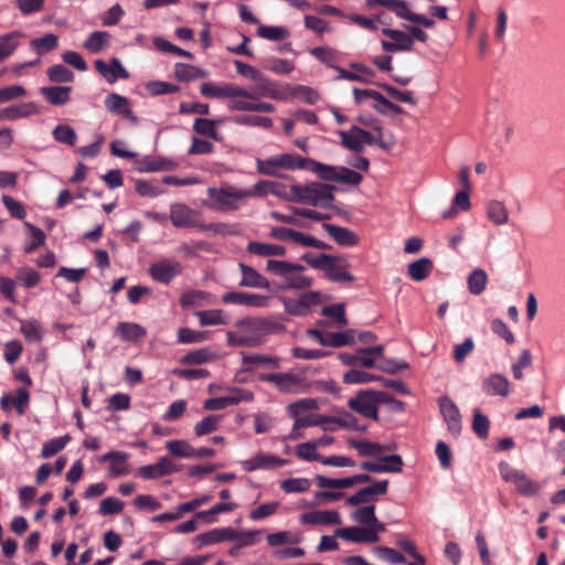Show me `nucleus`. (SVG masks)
<instances>
[{
    "mask_svg": "<svg viewBox=\"0 0 565 565\" xmlns=\"http://www.w3.org/2000/svg\"><path fill=\"white\" fill-rule=\"evenodd\" d=\"M498 468L501 478L505 482L512 483L521 495L534 497L540 492L541 486L532 480L524 471L513 468L505 461H501Z\"/></svg>",
    "mask_w": 565,
    "mask_h": 565,
    "instance_id": "nucleus-5",
    "label": "nucleus"
},
{
    "mask_svg": "<svg viewBox=\"0 0 565 565\" xmlns=\"http://www.w3.org/2000/svg\"><path fill=\"white\" fill-rule=\"evenodd\" d=\"M52 136L57 142L67 146H74L77 140L75 130L68 125H57L53 129Z\"/></svg>",
    "mask_w": 565,
    "mask_h": 565,
    "instance_id": "nucleus-61",
    "label": "nucleus"
},
{
    "mask_svg": "<svg viewBox=\"0 0 565 565\" xmlns=\"http://www.w3.org/2000/svg\"><path fill=\"white\" fill-rule=\"evenodd\" d=\"M44 99L53 106H63L71 100V86H43L39 89Z\"/></svg>",
    "mask_w": 565,
    "mask_h": 565,
    "instance_id": "nucleus-28",
    "label": "nucleus"
},
{
    "mask_svg": "<svg viewBox=\"0 0 565 565\" xmlns=\"http://www.w3.org/2000/svg\"><path fill=\"white\" fill-rule=\"evenodd\" d=\"M166 448L170 455L179 458H193L194 455V448L186 440H169Z\"/></svg>",
    "mask_w": 565,
    "mask_h": 565,
    "instance_id": "nucleus-53",
    "label": "nucleus"
},
{
    "mask_svg": "<svg viewBox=\"0 0 565 565\" xmlns=\"http://www.w3.org/2000/svg\"><path fill=\"white\" fill-rule=\"evenodd\" d=\"M195 316L202 327L227 324V318L224 317L223 310L221 309L198 311Z\"/></svg>",
    "mask_w": 565,
    "mask_h": 565,
    "instance_id": "nucleus-44",
    "label": "nucleus"
},
{
    "mask_svg": "<svg viewBox=\"0 0 565 565\" xmlns=\"http://www.w3.org/2000/svg\"><path fill=\"white\" fill-rule=\"evenodd\" d=\"M335 536L354 543H375L380 540L379 535L367 526H348L337 529Z\"/></svg>",
    "mask_w": 565,
    "mask_h": 565,
    "instance_id": "nucleus-21",
    "label": "nucleus"
},
{
    "mask_svg": "<svg viewBox=\"0 0 565 565\" xmlns=\"http://www.w3.org/2000/svg\"><path fill=\"white\" fill-rule=\"evenodd\" d=\"M488 275L483 269H473L467 279L468 289L472 295H480L487 286Z\"/></svg>",
    "mask_w": 565,
    "mask_h": 565,
    "instance_id": "nucleus-46",
    "label": "nucleus"
},
{
    "mask_svg": "<svg viewBox=\"0 0 565 565\" xmlns=\"http://www.w3.org/2000/svg\"><path fill=\"white\" fill-rule=\"evenodd\" d=\"M380 398L375 391H361L348 402V406L366 418L377 419Z\"/></svg>",
    "mask_w": 565,
    "mask_h": 565,
    "instance_id": "nucleus-10",
    "label": "nucleus"
},
{
    "mask_svg": "<svg viewBox=\"0 0 565 565\" xmlns=\"http://www.w3.org/2000/svg\"><path fill=\"white\" fill-rule=\"evenodd\" d=\"M322 227L339 245L355 246L359 243L358 235L347 227L338 226L330 223H323Z\"/></svg>",
    "mask_w": 565,
    "mask_h": 565,
    "instance_id": "nucleus-32",
    "label": "nucleus"
},
{
    "mask_svg": "<svg viewBox=\"0 0 565 565\" xmlns=\"http://www.w3.org/2000/svg\"><path fill=\"white\" fill-rule=\"evenodd\" d=\"M228 108L231 110L258 113H274L276 110L273 104L249 99L232 100L228 105Z\"/></svg>",
    "mask_w": 565,
    "mask_h": 565,
    "instance_id": "nucleus-36",
    "label": "nucleus"
},
{
    "mask_svg": "<svg viewBox=\"0 0 565 565\" xmlns=\"http://www.w3.org/2000/svg\"><path fill=\"white\" fill-rule=\"evenodd\" d=\"M331 258L332 260L328 262L323 269L326 271V277L334 282H352L354 277L348 270V260L338 255H331Z\"/></svg>",
    "mask_w": 565,
    "mask_h": 565,
    "instance_id": "nucleus-18",
    "label": "nucleus"
},
{
    "mask_svg": "<svg viewBox=\"0 0 565 565\" xmlns=\"http://www.w3.org/2000/svg\"><path fill=\"white\" fill-rule=\"evenodd\" d=\"M300 522L302 524H312V525H332V524H341V518L338 511H312L303 513L300 516Z\"/></svg>",
    "mask_w": 565,
    "mask_h": 565,
    "instance_id": "nucleus-27",
    "label": "nucleus"
},
{
    "mask_svg": "<svg viewBox=\"0 0 565 565\" xmlns=\"http://www.w3.org/2000/svg\"><path fill=\"white\" fill-rule=\"evenodd\" d=\"M274 159L276 161V167L285 170H308L310 161V158H303L296 153H281L278 156H274Z\"/></svg>",
    "mask_w": 565,
    "mask_h": 565,
    "instance_id": "nucleus-38",
    "label": "nucleus"
},
{
    "mask_svg": "<svg viewBox=\"0 0 565 565\" xmlns=\"http://www.w3.org/2000/svg\"><path fill=\"white\" fill-rule=\"evenodd\" d=\"M20 332L29 342H40L42 340L41 326L36 320L21 321Z\"/></svg>",
    "mask_w": 565,
    "mask_h": 565,
    "instance_id": "nucleus-62",
    "label": "nucleus"
},
{
    "mask_svg": "<svg viewBox=\"0 0 565 565\" xmlns=\"http://www.w3.org/2000/svg\"><path fill=\"white\" fill-rule=\"evenodd\" d=\"M349 446L351 448L356 449L359 455L363 456V457H375L383 449V447L380 444L373 443V441H369V440H365V439H363V440L350 439L349 440Z\"/></svg>",
    "mask_w": 565,
    "mask_h": 565,
    "instance_id": "nucleus-50",
    "label": "nucleus"
},
{
    "mask_svg": "<svg viewBox=\"0 0 565 565\" xmlns=\"http://www.w3.org/2000/svg\"><path fill=\"white\" fill-rule=\"evenodd\" d=\"M327 423H333L340 427L356 431H365L366 429V426H360L355 416L348 412H343L333 417L322 415H307V417L299 418L296 423H294L291 433L289 434L288 438L298 439L302 436L300 429L306 428L307 426H320Z\"/></svg>",
    "mask_w": 565,
    "mask_h": 565,
    "instance_id": "nucleus-3",
    "label": "nucleus"
},
{
    "mask_svg": "<svg viewBox=\"0 0 565 565\" xmlns=\"http://www.w3.org/2000/svg\"><path fill=\"white\" fill-rule=\"evenodd\" d=\"M104 103L107 110L116 115H124L130 107L129 99L116 93L108 94Z\"/></svg>",
    "mask_w": 565,
    "mask_h": 565,
    "instance_id": "nucleus-49",
    "label": "nucleus"
},
{
    "mask_svg": "<svg viewBox=\"0 0 565 565\" xmlns=\"http://www.w3.org/2000/svg\"><path fill=\"white\" fill-rule=\"evenodd\" d=\"M182 270L183 267L180 262L166 258L151 264L149 275L154 281L168 285L173 278L181 275Z\"/></svg>",
    "mask_w": 565,
    "mask_h": 565,
    "instance_id": "nucleus-12",
    "label": "nucleus"
},
{
    "mask_svg": "<svg viewBox=\"0 0 565 565\" xmlns=\"http://www.w3.org/2000/svg\"><path fill=\"white\" fill-rule=\"evenodd\" d=\"M207 195L211 201L209 206L218 212L236 211L239 203L246 199V193H243L242 189L232 185L209 188Z\"/></svg>",
    "mask_w": 565,
    "mask_h": 565,
    "instance_id": "nucleus-4",
    "label": "nucleus"
},
{
    "mask_svg": "<svg viewBox=\"0 0 565 565\" xmlns=\"http://www.w3.org/2000/svg\"><path fill=\"white\" fill-rule=\"evenodd\" d=\"M111 41V35L106 31H95L84 41L83 47L93 54L105 51Z\"/></svg>",
    "mask_w": 565,
    "mask_h": 565,
    "instance_id": "nucleus-35",
    "label": "nucleus"
},
{
    "mask_svg": "<svg viewBox=\"0 0 565 565\" xmlns=\"http://www.w3.org/2000/svg\"><path fill=\"white\" fill-rule=\"evenodd\" d=\"M321 296L319 291H308L300 295L299 298H281L285 311L290 316L305 317L311 309L320 303Z\"/></svg>",
    "mask_w": 565,
    "mask_h": 565,
    "instance_id": "nucleus-9",
    "label": "nucleus"
},
{
    "mask_svg": "<svg viewBox=\"0 0 565 565\" xmlns=\"http://www.w3.org/2000/svg\"><path fill=\"white\" fill-rule=\"evenodd\" d=\"M256 33L258 36L270 41H281L289 36V31L284 26L260 25Z\"/></svg>",
    "mask_w": 565,
    "mask_h": 565,
    "instance_id": "nucleus-63",
    "label": "nucleus"
},
{
    "mask_svg": "<svg viewBox=\"0 0 565 565\" xmlns=\"http://www.w3.org/2000/svg\"><path fill=\"white\" fill-rule=\"evenodd\" d=\"M58 36L52 33L45 34L42 38L31 40L30 46L39 54L43 55L57 47Z\"/></svg>",
    "mask_w": 565,
    "mask_h": 565,
    "instance_id": "nucleus-45",
    "label": "nucleus"
},
{
    "mask_svg": "<svg viewBox=\"0 0 565 565\" xmlns=\"http://www.w3.org/2000/svg\"><path fill=\"white\" fill-rule=\"evenodd\" d=\"M433 268V262L423 257L408 264L407 274L414 281H423L431 274Z\"/></svg>",
    "mask_w": 565,
    "mask_h": 565,
    "instance_id": "nucleus-39",
    "label": "nucleus"
},
{
    "mask_svg": "<svg viewBox=\"0 0 565 565\" xmlns=\"http://www.w3.org/2000/svg\"><path fill=\"white\" fill-rule=\"evenodd\" d=\"M288 463V460L279 458L274 455L257 454L248 460L242 462L245 471H254L258 469H271L282 467Z\"/></svg>",
    "mask_w": 565,
    "mask_h": 565,
    "instance_id": "nucleus-24",
    "label": "nucleus"
},
{
    "mask_svg": "<svg viewBox=\"0 0 565 565\" xmlns=\"http://www.w3.org/2000/svg\"><path fill=\"white\" fill-rule=\"evenodd\" d=\"M39 107L32 102L11 105L9 107L0 109V121L28 118L30 116L39 114Z\"/></svg>",
    "mask_w": 565,
    "mask_h": 565,
    "instance_id": "nucleus-26",
    "label": "nucleus"
},
{
    "mask_svg": "<svg viewBox=\"0 0 565 565\" xmlns=\"http://www.w3.org/2000/svg\"><path fill=\"white\" fill-rule=\"evenodd\" d=\"M481 388L487 396L507 397L510 394V381L500 373H492L482 381Z\"/></svg>",
    "mask_w": 565,
    "mask_h": 565,
    "instance_id": "nucleus-23",
    "label": "nucleus"
},
{
    "mask_svg": "<svg viewBox=\"0 0 565 565\" xmlns=\"http://www.w3.org/2000/svg\"><path fill=\"white\" fill-rule=\"evenodd\" d=\"M71 440L70 435H64L62 437L50 439L49 441H45L41 449V457L42 458H51L61 450H63L68 441Z\"/></svg>",
    "mask_w": 565,
    "mask_h": 565,
    "instance_id": "nucleus-54",
    "label": "nucleus"
},
{
    "mask_svg": "<svg viewBox=\"0 0 565 565\" xmlns=\"http://www.w3.org/2000/svg\"><path fill=\"white\" fill-rule=\"evenodd\" d=\"M311 482L307 478H289L280 482V489L286 493H302L310 489Z\"/></svg>",
    "mask_w": 565,
    "mask_h": 565,
    "instance_id": "nucleus-59",
    "label": "nucleus"
},
{
    "mask_svg": "<svg viewBox=\"0 0 565 565\" xmlns=\"http://www.w3.org/2000/svg\"><path fill=\"white\" fill-rule=\"evenodd\" d=\"M171 223L178 228L195 227L200 230L211 228L213 225H204L199 218V213L183 203H173L170 206Z\"/></svg>",
    "mask_w": 565,
    "mask_h": 565,
    "instance_id": "nucleus-8",
    "label": "nucleus"
},
{
    "mask_svg": "<svg viewBox=\"0 0 565 565\" xmlns=\"http://www.w3.org/2000/svg\"><path fill=\"white\" fill-rule=\"evenodd\" d=\"M46 76L52 83H73L74 73L62 64H55L46 70Z\"/></svg>",
    "mask_w": 565,
    "mask_h": 565,
    "instance_id": "nucleus-48",
    "label": "nucleus"
},
{
    "mask_svg": "<svg viewBox=\"0 0 565 565\" xmlns=\"http://www.w3.org/2000/svg\"><path fill=\"white\" fill-rule=\"evenodd\" d=\"M223 122V119L196 118L193 124V130L214 140H218L216 127Z\"/></svg>",
    "mask_w": 565,
    "mask_h": 565,
    "instance_id": "nucleus-42",
    "label": "nucleus"
},
{
    "mask_svg": "<svg viewBox=\"0 0 565 565\" xmlns=\"http://www.w3.org/2000/svg\"><path fill=\"white\" fill-rule=\"evenodd\" d=\"M236 326L243 332H254L263 339L286 331L285 324L270 317L242 319L237 321Z\"/></svg>",
    "mask_w": 565,
    "mask_h": 565,
    "instance_id": "nucleus-6",
    "label": "nucleus"
},
{
    "mask_svg": "<svg viewBox=\"0 0 565 565\" xmlns=\"http://www.w3.org/2000/svg\"><path fill=\"white\" fill-rule=\"evenodd\" d=\"M315 409H318V403L316 399H312V398L299 399L289 405V413L292 417L296 418L295 423L299 418L305 417V416H302L303 413L309 412V411H315Z\"/></svg>",
    "mask_w": 565,
    "mask_h": 565,
    "instance_id": "nucleus-64",
    "label": "nucleus"
},
{
    "mask_svg": "<svg viewBox=\"0 0 565 565\" xmlns=\"http://www.w3.org/2000/svg\"><path fill=\"white\" fill-rule=\"evenodd\" d=\"M242 363L244 365L243 370L245 372H253L257 367H270V369H279L280 367V358L275 355H266V354H257V353H247L242 352Z\"/></svg>",
    "mask_w": 565,
    "mask_h": 565,
    "instance_id": "nucleus-22",
    "label": "nucleus"
},
{
    "mask_svg": "<svg viewBox=\"0 0 565 565\" xmlns=\"http://www.w3.org/2000/svg\"><path fill=\"white\" fill-rule=\"evenodd\" d=\"M267 543L270 546H279L284 544H298L302 541V536L300 534H294L289 531H281L268 534Z\"/></svg>",
    "mask_w": 565,
    "mask_h": 565,
    "instance_id": "nucleus-55",
    "label": "nucleus"
},
{
    "mask_svg": "<svg viewBox=\"0 0 565 565\" xmlns=\"http://www.w3.org/2000/svg\"><path fill=\"white\" fill-rule=\"evenodd\" d=\"M488 218L495 225L508 223L509 213L504 204L500 201H491L487 209Z\"/></svg>",
    "mask_w": 565,
    "mask_h": 565,
    "instance_id": "nucleus-52",
    "label": "nucleus"
},
{
    "mask_svg": "<svg viewBox=\"0 0 565 565\" xmlns=\"http://www.w3.org/2000/svg\"><path fill=\"white\" fill-rule=\"evenodd\" d=\"M136 192L141 196L156 198L166 192L156 181L138 180L135 184Z\"/></svg>",
    "mask_w": 565,
    "mask_h": 565,
    "instance_id": "nucleus-60",
    "label": "nucleus"
},
{
    "mask_svg": "<svg viewBox=\"0 0 565 565\" xmlns=\"http://www.w3.org/2000/svg\"><path fill=\"white\" fill-rule=\"evenodd\" d=\"M180 469L181 466L173 462L170 458L161 457L153 465H146L138 468L137 475L145 480H152L178 472Z\"/></svg>",
    "mask_w": 565,
    "mask_h": 565,
    "instance_id": "nucleus-15",
    "label": "nucleus"
},
{
    "mask_svg": "<svg viewBox=\"0 0 565 565\" xmlns=\"http://www.w3.org/2000/svg\"><path fill=\"white\" fill-rule=\"evenodd\" d=\"M223 419V415H209L204 417L202 420L195 424L194 433L196 436H204L210 433L215 431L220 423Z\"/></svg>",
    "mask_w": 565,
    "mask_h": 565,
    "instance_id": "nucleus-57",
    "label": "nucleus"
},
{
    "mask_svg": "<svg viewBox=\"0 0 565 565\" xmlns=\"http://www.w3.org/2000/svg\"><path fill=\"white\" fill-rule=\"evenodd\" d=\"M129 454L124 451H109L104 454L100 458V462L110 461L109 475L113 477L125 476L129 472L127 460Z\"/></svg>",
    "mask_w": 565,
    "mask_h": 565,
    "instance_id": "nucleus-29",
    "label": "nucleus"
},
{
    "mask_svg": "<svg viewBox=\"0 0 565 565\" xmlns=\"http://www.w3.org/2000/svg\"><path fill=\"white\" fill-rule=\"evenodd\" d=\"M200 93L206 98H232L233 100L241 98V95H246L245 88L234 83H223L217 85L211 82H205L201 84Z\"/></svg>",
    "mask_w": 565,
    "mask_h": 565,
    "instance_id": "nucleus-11",
    "label": "nucleus"
},
{
    "mask_svg": "<svg viewBox=\"0 0 565 565\" xmlns=\"http://www.w3.org/2000/svg\"><path fill=\"white\" fill-rule=\"evenodd\" d=\"M116 332L127 342H138L147 335L146 329L135 322H119Z\"/></svg>",
    "mask_w": 565,
    "mask_h": 565,
    "instance_id": "nucleus-37",
    "label": "nucleus"
},
{
    "mask_svg": "<svg viewBox=\"0 0 565 565\" xmlns=\"http://www.w3.org/2000/svg\"><path fill=\"white\" fill-rule=\"evenodd\" d=\"M233 121L237 125L249 126V127H262L270 129L273 127V120L269 117L257 116V115H241L233 118Z\"/></svg>",
    "mask_w": 565,
    "mask_h": 565,
    "instance_id": "nucleus-56",
    "label": "nucleus"
},
{
    "mask_svg": "<svg viewBox=\"0 0 565 565\" xmlns=\"http://www.w3.org/2000/svg\"><path fill=\"white\" fill-rule=\"evenodd\" d=\"M238 267L242 273V279L239 281L241 287L262 288L270 290V282L268 281V279L264 277L260 273H258L255 268L244 263H239Z\"/></svg>",
    "mask_w": 565,
    "mask_h": 565,
    "instance_id": "nucleus-25",
    "label": "nucleus"
},
{
    "mask_svg": "<svg viewBox=\"0 0 565 565\" xmlns=\"http://www.w3.org/2000/svg\"><path fill=\"white\" fill-rule=\"evenodd\" d=\"M266 270L284 279L277 290H301L312 286L313 278L302 275L305 266L286 260L268 259Z\"/></svg>",
    "mask_w": 565,
    "mask_h": 565,
    "instance_id": "nucleus-1",
    "label": "nucleus"
},
{
    "mask_svg": "<svg viewBox=\"0 0 565 565\" xmlns=\"http://www.w3.org/2000/svg\"><path fill=\"white\" fill-rule=\"evenodd\" d=\"M352 92L354 96V102L358 105L362 104L366 98H372L379 102L382 106L374 105V109L382 115H387V110H391L395 114H403L404 111L401 106L394 104L377 90L361 89L354 87Z\"/></svg>",
    "mask_w": 565,
    "mask_h": 565,
    "instance_id": "nucleus-13",
    "label": "nucleus"
},
{
    "mask_svg": "<svg viewBox=\"0 0 565 565\" xmlns=\"http://www.w3.org/2000/svg\"><path fill=\"white\" fill-rule=\"evenodd\" d=\"M382 33L391 39V41L383 40L381 42L383 51L395 53L413 50V38L408 33L395 29H383Z\"/></svg>",
    "mask_w": 565,
    "mask_h": 565,
    "instance_id": "nucleus-16",
    "label": "nucleus"
},
{
    "mask_svg": "<svg viewBox=\"0 0 565 565\" xmlns=\"http://www.w3.org/2000/svg\"><path fill=\"white\" fill-rule=\"evenodd\" d=\"M360 130L359 126H352L347 131H339L341 145L353 152L361 153L364 150L362 137L355 131Z\"/></svg>",
    "mask_w": 565,
    "mask_h": 565,
    "instance_id": "nucleus-40",
    "label": "nucleus"
},
{
    "mask_svg": "<svg viewBox=\"0 0 565 565\" xmlns=\"http://www.w3.org/2000/svg\"><path fill=\"white\" fill-rule=\"evenodd\" d=\"M350 67L356 72H350L342 67H335L339 75L338 79H348L352 82L370 83L369 77L374 75V71L361 63H351Z\"/></svg>",
    "mask_w": 565,
    "mask_h": 565,
    "instance_id": "nucleus-33",
    "label": "nucleus"
},
{
    "mask_svg": "<svg viewBox=\"0 0 565 565\" xmlns=\"http://www.w3.org/2000/svg\"><path fill=\"white\" fill-rule=\"evenodd\" d=\"M94 66L109 84H114L119 78L127 79L129 77L128 71L117 57H113L109 63L103 60H96Z\"/></svg>",
    "mask_w": 565,
    "mask_h": 565,
    "instance_id": "nucleus-19",
    "label": "nucleus"
},
{
    "mask_svg": "<svg viewBox=\"0 0 565 565\" xmlns=\"http://www.w3.org/2000/svg\"><path fill=\"white\" fill-rule=\"evenodd\" d=\"M439 409L449 431L458 436L461 431V416L457 405L448 396H443L439 398Z\"/></svg>",
    "mask_w": 565,
    "mask_h": 565,
    "instance_id": "nucleus-20",
    "label": "nucleus"
},
{
    "mask_svg": "<svg viewBox=\"0 0 565 565\" xmlns=\"http://www.w3.org/2000/svg\"><path fill=\"white\" fill-rule=\"evenodd\" d=\"M308 170L316 173L323 181H335L339 167H333L310 159Z\"/></svg>",
    "mask_w": 565,
    "mask_h": 565,
    "instance_id": "nucleus-47",
    "label": "nucleus"
},
{
    "mask_svg": "<svg viewBox=\"0 0 565 565\" xmlns=\"http://www.w3.org/2000/svg\"><path fill=\"white\" fill-rule=\"evenodd\" d=\"M233 527H215L207 532L201 533L195 537L198 547L216 544L224 541H231L234 537Z\"/></svg>",
    "mask_w": 565,
    "mask_h": 565,
    "instance_id": "nucleus-30",
    "label": "nucleus"
},
{
    "mask_svg": "<svg viewBox=\"0 0 565 565\" xmlns=\"http://www.w3.org/2000/svg\"><path fill=\"white\" fill-rule=\"evenodd\" d=\"M174 74L180 82H189L207 76L206 71L185 63H175Z\"/></svg>",
    "mask_w": 565,
    "mask_h": 565,
    "instance_id": "nucleus-41",
    "label": "nucleus"
},
{
    "mask_svg": "<svg viewBox=\"0 0 565 565\" xmlns=\"http://www.w3.org/2000/svg\"><path fill=\"white\" fill-rule=\"evenodd\" d=\"M334 185L319 182L290 186L292 201L319 207H331L334 201Z\"/></svg>",
    "mask_w": 565,
    "mask_h": 565,
    "instance_id": "nucleus-2",
    "label": "nucleus"
},
{
    "mask_svg": "<svg viewBox=\"0 0 565 565\" xmlns=\"http://www.w3.org/2000/svg\"><path fill=\"white\" fill-rule=\"evenodd\" d=\"M29 392L25 388H19L17 391V395L13 397H10L9 395H3L1 397L0 404L3 409H8V404L9 402H11L14 408L17 409L18 414L23 415L29 404Z\"/></svg>",
    "mask_w": 565,
    "mask_h": 565,
    "instance_id": "nucleus-43",
    "label": "nucleus"
},
{
    "mask_svg": "<svg viewBox=\"0 0 565 565\" xmlns=\"http://www.w3.org/2000/svg\"><path fill=\"white\" fill-rule=\"evenodd\" d=\"M365 4L369 8H373L375 6L384 7L394 12L396 17L411 22L415 15V13L409 10L407 2L404 0H366Z\"/></svg>",
    "mask_w": 565,
    "mask_h": 565,
    "instance_id": "nucleus-31",
    "label": "nucleus"
},
{
    "mask_svg": "<svg viewBox=\"0 0 565 565\" xmlns=\"http://www.w3.org/2000/svg\"><path fill=\"white\" fill-rule=\"evenodd\" d=\"M25 228L29 232L30 242L25 245L24 252L25 253H32L35 249H38L40 246H42L45 242V234L44 232L34 226L33 224L25 222L24 223Z\"/></svg>",
    "mask_w": 565,
    "mask_h": 565,
    "instance_id": "nucleus-58",
    "label": "nucleus"
},
{
    "mask_svg": "<svg viewBox=\"0 0 565 565\" xmlns=\"http://www.w3.org/2000/svg\"><path fill=\"white\" fill-rule=\"evenodd\" d=\"M246 250L256 256L262 257H271V256H284L286 254V247L278 244H269L262 242H249L247 244Z\"/></svg>",
    "mask_w": 565,
    "mask_h": 565,
    "instance_id": "nucleus-34",
    "label": "nucleus"
},
{
    "mask_svg": "<svg viewBox=\"0 0 565 565\" xmlns=\"http://www.w3.org/2000/svg\"><path fill=\"white\" fill-rule=\"evenodd\" d=\"M366 354L359 353L349 354V353H340L339 359L347 366H363L366 369L375 367V360L372 356H365Z\"/></svg>",
    "mask_w": 565,
    "mask_h": 565,
    "instance_id": "nucleus-51",
    "label": "nucleus"
},
{
    "mask_svg": "<svg viewBox=\"0 0 565 565\" xmlns=\"http://www.w3.org/2000/svg\"><path fill=\"white\" fill-rule=\"evenodd\" d=\"M255 84L249 88H245L246 95H241V98L243 99H249V100H258L262 97L273 98V99H280L281 95L276 88L275 84L264 77V75L260 73V78L254 79Z\"/></svg>",
    "mask_w": 565,
    "mask_h": 565,
    "instance_id": "nucleus-17",
    "label": "nucleus"
},
{
    "mask_svg": "<svg viewBox=\"0 0 565 565\" xmlns=\"http://www.w3.org/2000/svg\"><path fill=\"white\" fill-rule=\"evenodd\" d=\"M257 379L274 384L282 393L297 394L306 391L303 377L294 373H259Z\"/></svg>",
    "mask_w": 565,
    "mask_h": 565,
    "instance_id": "nucleus-7",
    "label": "nucleus"
},
{
    "mask_svg": "<svg viewBox=\"0 0 565 565\" xmlns=\"http://www.w3.org/2000/svg\"><path fill=\"white\" fill-rule=\"evenodd\" d=\"M308 333L320 344L332 348H341L354 342L353 330H347L342 332H328L320 329H309Z\"/></svg>",
    "mask_w": 565,
    "mask_h": 565,
    "instance_id": "nucleus-14",
    "label": "nucleus"
}]
</instances>
